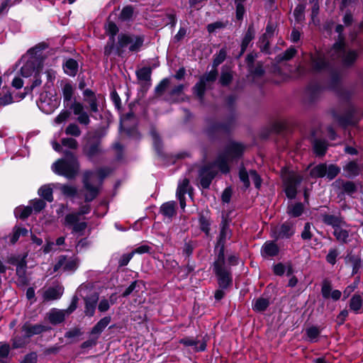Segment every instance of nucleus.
<instances>
[{
  "mask_svg": "<svg viewBox=\"0 0 363 363\" xmlns=\"http://www.w3.org/2000/svg\"><path fill=\"white\" fill-rule=\"evenodd\" d=\"M94 175V172L86 170L84 172L82 177L83 186L87 193L84 195V201L89 203L94 201L100 193V187L94 186L91 183V179Z\"/></svg>",
  "mask_w": 363,
  "mask_h": 363,
  "instance_id": "nucleus-13",
  "label": "nucleus"
},
{
  "mask_svg": "<svg viewBox=\"0 0 363 363\" xmlns=\"http://www.w3.org/2000/svg\"><path fill=\"white\" fill-rule=\"evenodd\" d=\"M62 295V292L56 287H49L44 292V299L46 301L57 300L60 298Z\"/></svg>",
  "mask_w": 363,
  "mask_h": 363,
  "instance_id": "nucleus-53",
  "label": "nucleus"
},
{
  "mask_svg": "<svg viewBox=\"0 0 363 363\" xmlns=\"http://www.w3.org/2000/svg\"><path fill=\"white\" fill-rule=\"evenodd\" d=\"M179 343L184 347H194V350L196 352H203L206 350V341L201 342L197 339L190 336H186L179 340Z\"/></svg>",
  "mask_w": 363,
  "mask_h": 363,
  "instance_id": "nucleus-22",
  "label": "nucleus"
},
{
  "mask_svg": "<svg viewBox=\"0 0 363 363\" xmlns=\"http://www.w3.org/2000/svg\"><path fill=\"white\" fill-rule=\"evenodd\" d=\"M323 87L318 82L309 83L306 87V94L310 103L315 102L320 97Z\"/></svg>",
  "mask_w": 363,
  "mask_h": 363,
  "instance_id": "nucleus-27",
  "label": "nucleus"
},
{
  "mask_svg": "<svg viewBox=\"0 0 363 363\" xmlns=\"http://www.w3.org/2000/svg\"><path fill=\"white\" fill-rule=\"evenodd\" d=\"M267 36V33H263L257 43V47L259 48L260 52L264 54H270V42Z\"/></svg>",
  "mask_w": 363,
  "mask_h": 363,
  "instance_id": "nucleus-45",
  "label": "nucleus"
},
{
  "mask_svg": "<svg viewBox=\"0 0 363 363\" xmlns=\"http://www.w3.org/2000/svg\"><path fill=\"white\" fill-rule=\"evenodd\" d=\"M321 219L324 224L333 227V229L346 225L344 218L342 216L340 212H338L337 215L322 213Z\"/></svg>",
  "mask_w": 363,
  "mask_h": 363,
  "instance_id": "nucleus-25",
  "label": "nucleus"
},
{
  "mask_svg": "<svg viewBox=\"0 0 363 363\" xmlns=\"http://www.w3.org/2000/svg\"><path fill=\"white\" fill-rule=\"evenodd\" d=\"M47 317L52 325H57L65 321V313L64 311L53 308L47 313Z\"/></svg>",
  "mask_w": 363,
  "mask_h": 363,
  "instance_id": "nucleus-34",
  "label": "nucleus"
},
{
  "mask_svg": "<svg viewBox=\"0 0 363 363\" xmlns=\"http://www.w3.org/2000/svg\"><path fill=\"white\" fill-rule=\"evenodd\" d=\"M349 261L352 265V275L354 276L359 272L361 267L362 259L359 255H351L349 257Z\"/></svg>",
  "mask_w": 363,
  "mask_h": 363,
  "instance_id": "nucleus-62",
  "label": "nucleus"
},
{
  "mask_svg": "<svg viewBox=\"0 0 363 363\" xmlns=\"http://www.w3.org/2000/svg\"><path fill=\"white\" fill-rule=\"evenodd\" d=\"M79 221V218L77 217L75 214H67L65 216V225L72 226V231L74 233H80L82 235L87 227V223Z\"/></svg>",
  "mask_w": 363,
  "mask_h": 363,
  "instance_id": "nucleus-23",
  "label": "nucleus"
},
{
  "mask_svg": "<svg viewBox=\"0 0 363 363\" xmlns=\"http://www.w3.org/2000/svg\"><path fill=\"white\" fill-rule=\"evenodd\" d=\"M287 128V123L286 121H274L273 122L269 127V133H273L276 134H279Z\"/></svg>",
  "mask_w": 363,
  "mask_h": 363,
  "instance_id": "nucleus-58",
  "label": "nucleus"
},
{
  "mask_svg": "<svg viewBox=\"0 0 363 363\" xmlns=\"http://www.w3.org/2000/svg\"><path fill=\"white\" fill-rule=\"evenodd\" d=\"M27 253L23 255H11L8 257L6 260L7 263L16 267V276L22 283H26L27 281Z\"/></svg>",
  "mask_w": 363,
  "mask_h": 363,
  "instance_id": "nucleus-11",
  "label": "nucleus"
},
{
  "mask_svg": "<svg viewBox=\"0 0 363 363\" xmlns=\"http://www.w3.org/2000/svg\"><path fill=\"white\" fill-rule=\"evenodd\" d=\"M150 133L153 140V147L157 157L162 159H165L167 156L163 150V143L160 135L155 130H151Z\"/></svg>",
  "mask_w": 363,
  "mask_h": 363,
  "instance_id": "nucleus-36",
  "label": "nucleus"
},
{
  "mask_svg": "<svg viewBox=\"0 0 363 363\" xmlns=\"http://www.w3.org/2000/svg\"><path fill=\"white\" fill-rule=\"evenodd\" d=\"M233 80V74L231 71L222 70L220 72L218 83L221 86H228Z\"/></svg>",
  "mask_w": 363,
  "mask_h": 363,
  "instance_id": "nucleus-56",
  "label": "nucleus"
},
{
  "mask_svg": "<svg viewBox=\"0 0 363 363\" xmlns=\"http://www.w3.org/2000/svg\"><path fill=\"white\" fill-rule=\"evenodd\" d=\"M111 15H109L104 25L105 33L108 36L104 49V56L108 57L114 52L116 56L122 57L126 48L130 52L140 51L144 45L145 35L123 32L118 33L119 28L111 20Z\"/></svg>",
  "mask_w": 363,
  "mask_h": 363,
  "instance_id": "nucleus-1",
  "label": "nucleus"
},
{
  "mask_svg": "<svg viewBox=\"0 0 363 363\" xmlns=\"http://www.w3.org/2000/svg\"><path fill=\"white\" fill-rule=\"evenodd\" d=\"M341 86V76L337 71H332L330 73V79L328 84V89L335 91Z\"/></svg>",
  "mask_w": 363,
  "mask_h": 363,
  "instance_id": "nucleus-51",
  "label": "nucleus"
},
{
  "mask_svg": "<svg viewBox=\"0 0 363 363\" xmlns=\"http://www.w3.org/2000/svg\"><path fill=\"white\" fill-rule=\"evenodd\" d=\"M269 300L267 298L259 297L252 303V310L255 312L262 313L265 311L269 306Z\"/></svg>",
  "mask_w": 363,
  "mask_h": 363,
  "instance_id": "nucleus-42",
  "label": "nucleus"
},
{
  "mask_svg": "<svg viewBox=\"0 0 363 363\" xmlns=\"http://www.w3.org/2000/svg\"><path fill=\"white\" fill-rule=\"evenodd\" d=\"M211 214V211L208 208L199 212L198 220L199 228L206 236H208L211 232V225L212 223Z\"/></svg>",
  "mask_w": 363,
  "mask_h": 363,
  "instance_id": "nucleus-20",
  "label": "nucleus"
},
{
  "mask_svg": "<svg viewBox=\"0 0 363 363\" xmlns=\"http://www.w3.org/2000/svg\"><path fill=\"white\" fill-rule=\"evenodd\" d=\"M94 175V172L86 170L84 172L82 177L83 186L87 193L84 195V201L89 203L94 201L100 193V187L94 186L91 183V179Z\"/></svg>",
  "mask_w": 363,
  "mask_h": 363,
  "instance_id": "nucleus-12",
  "label": "nucleus"
},
{
  "mask_svg": "<svg viewBox=\"0 0 363 363\" xmlns=\"http://www.w3.org/2000/svg\"><path fill=\"white\" fill-rule=\"evenodd\" d=\"M327 164L326 163H320L315 165L311 171L310 176L312 178H323L326 177L327 174Z\"/></svg>",
  "mask_w": 363,
  "mask_h": 363,
  "instance_id": "nucleus-46",
  "label": "nucleus"
},
{
  "mask_svg": "<svg viewBox=\"0 0 363 363\" xmlns=\"http://www.w3.org/2000/svg\"><path fill=\"white\" fill-rule=\"evenodd\" d=\"M213 272L216 277L218 284V289L214 292V298L216 301H220L233 286V274L230 267L213 269Z\"/></svg>",
  "mask_w": 363,
  "mask_h": 363,
  "instance_id": "nucleus-6",
  "label": "nucleus"
},
{
  "mask_svg": "<svg viewBox=\"0 0 363 363\" xmlns=\"http://www.w3.org/2000/svg\"><path fill=\"white\" fill-rule=\"evenodd\" d=\"M343 176L348 179H354L361 174V167L356 160H350L342 166Z\"/></svg>",
  "mask_w": 363,
  "mask_h": 363,
  "instance_id": "nucleus-26",
  "label": "nucleus"
},
{
  "mask_svg": "<svg viewBox=\"0 0 363 363\" xmlns=\"http://www.w3.org/2000/svg\"><path fill=\"white\" fill-rule=\"evenodd\" d=\"M29 235V230L23 225H16L12 229V233L9 235V242L11 245H15L20 237H27Z\"/></svg>",
  "mask_w": 363,
  "mask_h": 363,
  "instance_id": "nucleus-32",
  "label": "nucleus"
},
{
  "mask_svg": "<svg viewBox=\"0 0 363 363\" xmlns=\"http://www.w3.org/2000/svg\"><path fill=\"white\" fill-rule=\"evenodd\" d=\"M260 252L264 259L276 257L279 253V247L274 241H267L262 245Z\"/></svg>",
  "mask_w": 363,
  "mask_h": 363,
  "instance_id": "nucleus-29",
  "label": "nucleus"
},
{
  "mask_svg": "<svg viewBox=\"0 0 363 363\" xmlns=\"http://www.w3.org/2000/svg\"><path fill=\"white\" fill-rule=\"evenodd\" d=\"M321 333V329L318 325H311L306 329V340L310 342H317Z\"/></svg>",
  "mask_w": 363,
  "mask_h": 363,
  "instance_id": "nucleus-40",
  "label": "nucleus"
},
{
  "mask_svg": "<svg viewBox=\"0 0 363 363\" xmlns=\"http://www.w3.org/2000/svg\"><path fill=\"white\" fill-rule=\"evenodd\" d=\"M227 57L226 47L222 48L219 52L213 55L212 69L202 74L199 81L192 87L193 94L200 100L204 99L207 89H211V84L214 83L218 76L217 67L222 64Z\"/></svg>",
  "mask_w": 363,
  "mask_h": 363,
  "instance_id": "nucleus-2",
  "label": "nucleus"
},
{
  "mask_svg": "<svg viewBox=\"0 0 363 363\" xmlns=\"http://www.w3.org/2000/svg\"><path fill=\"white\" fill-rule=\"evenodd\" d=\"M28 338L26 337L25 333L23 335H16L11 340V346L13 349L23 348L28 343Z\"/></svg>",
  "mask_w": 363,
  "mask_h": 363,
  "instance_id": "nucleus-55",
  "label": "nucleus"
},
{
  "mask_svg": "<svg viewBox=\"0 0 363 363\" xmlns=\"http://www.w3.org/2000/svg\"><path fill=\"white\" fill-rule=\"evenodd\" d=\"M357 113V108L353 104H350L344 114H339L333 110L331 115L341 127L347 128L348 126H355L359 123V120L356 117Z\"/></svg>",
  "mask_w": 363,
  "mask_h": 363,
  "instance_id": "nucleus-8",
  "label": "nucleus"
},
{
  "mask_svg": "<svg viewBox=\"0 0 363 363\" xmlns=\"http://www.w3.org/2000/svg\"><path fill=\"white\" fill-rule=\"evenodd\" d=\"M304 211V206L301 202H297L294 205L289 206L287 208V213L293 218L301 216Z\"/></svg>",
  "mask_w": 363,
  "mask_h": 363,
  "instance_id": "nucleus-50",
  "label": "nucleus"
},
{
  "mask_svg": "<svg viewBox=\"0 0 363 363\" xmlns=\"http://www.w3.org/2000/svg\"><path fill=\"white\" fill-rule=\"evenodd\" d=\"M328 143L325 140L315 139L313 142V150L318 157H323L328 150Z\"/></svg>",
  "mask_w": 363,
  "mask_h": 363,
  "instance_id": "nucleus-37",
  "label": "nucleus"
},
{
  "mask_svg": "<svg viewBox=\"0 0 363 363\" xmlns=\"http://www.w3.org/2000/svg\"><path fill=\"white\" fill-rule=\"evenodd\" d=\"M175 207V201L165 202L161 206L160 211L163 216L170 218L176 214Z\"/></svg>",
  "mask_w": 363,
  "mask_h": 363,
  "instance_id": "nucleus-43",
  "label": "nucleus"
},
{
  "mask_svg": "<svg viewBox=\"0 0 363 363\" xmlns=\"http://www.w3.org/2000/svg\"><path fill=\"white\" fill-rule=\"evenodd\" d=\"M50 329V327L42 324L33 325L30 322H26L21 326V331L25 333L26 337L30 339L33 335H40L43 333L48 331Z\"/></svg>",
  "mask_w": 363,
  "mask_h": 363,
  "instance_id": "nucleus-19",
  "label": "nucleus"
},
{
  "mask_svg": "<svg viewBox=\"0 0 363 363\" xmlns=\"http://www.w3.org/2000/svg\"><path fill=\"white\" fill-rule=\"evenodd\" d=\"M33 208L31 206H25L23 208H18L16 212V217L21 220L28 218L32 213Z\"/></svg>",
  "mask_w": 363,
  "mask_h": 363,
  "instance_id": "nucleus-63",
  "label": "nucleus"
},
{
  "mask_svg": "<svg viewBox=\"0 0 363 363\" xmlns=\"http://www.w3.org/2000/svg\"><path fill=\"white\" fill-rule=\"evenodd\" d=\"M342 191L343 194L353 197V195L357 192V186L352 181H345L342 184Z\"/></svg>",
  "mask_w": 363,
  "mask_h": 363,
  "instance_id": "nucleus-52",
  "label": "nucleus"
},
{
  "mask_svg": "<svg viewBox=\"0 0 363 363\" xmlns=\"http://www.w3.org/2000/svg\"><path fill=\"white\" fill-rule=\"evenodd\" d=\"M245 145L240 142L230 140L224 147L223 151L216 158V167L223 174L230 172V162H238L245 151Z\"/></svg>",
  "mask_w": 363,
  "mask_h": 363,
  "instance_id": "nucleus-3",
  "label": "nucleus"
},
{
  "mask_svg": "<svg viewBox=\"0 0 363 363\" xmlns=\"http://www.w3.org/2000/svg\"><path fill=\"white\" fill-rule=\"evenodd\" d=\"M152 72L151 67H143L135 72V75L139 81L151 82Z\"/></svg>",
  "mask_w": 363,
  "mask_h": 363,
  "instance_id": "nucleus-44",
  "label": "nucleus"
},
{
  "mask_svg": "<svg viewBox=\"0 0 363 363\" xmlns=\"http://www.w3.org/2000/svg\"><path fill=\"white\" fill-rule=\"evenodd\" d=\"M62 267L65 272H74L78 267V259L74 258L67 261L66 255H60L58 257L57 262L54 265L53 272H57Z\"/></svg>",
  "mask_w": 363,
  "mask_h": 363,
  "instance_id": "nucleus-18",
  "label": "nucleus"
},
{
  "mask_svg": "<svg viewBox=\"0 0 363 363\" xmlns=\"http://www.w3.org/2000/svg\"><path fill=\"white\" fill-rule=\"evenodd\" d=\"M303 181V177L300 174L291 172L289 176L283 179L284 192L289 199H294L296 197L298 186Z\"/></svg>",
  "mask_w": 363,
  "mask_h": 363,
  "instance_id": "nucleus-10",
  "label": "nucleus"
},
{
  "mask_svg": "<svg viewBox=\"0 0 363 363\" xmlns=\"http://www.w3.org/2000/svg\"><path fill=\"white\" fill-rule=\"evenodd\" d=\"M205 133L211 142L218 140L220 139V133L225 135L230 134L228 124L216 121H212L208 123L205 129Z\"/></svg>",
  "mask_w": 363,
  "mask_h": 363,
  "instance_id": "nucleus-14",
  "label": "nucleus"
},
{
  "mask_svg": "<svg viewBox=\"0 0 363 363\" xmlns=\"http://www.w3.org/2000/svg\"><path fill=\"white\" fill-rule=\"evenodd\" d=\"M230 223V219H229L228 217H225L223 216H222V220L220 225V232L216 243L217 245H225L228 233L229 232L231 235Z\"/></svg>",
  "mask_w": 363,
  "mask_h": 363,
  "instance_id": "nucleus-28",
  "label": "nucleus"
},
{
  "mask_svg": "<svg viewBox=\"0 0 363 363\" xmlns=\"http://www.w3.org/2000/svg\"><path fill=\"white\" fill-rule=\"evenodd\" d=\"M80 164L76 155L65 150L62 158L58 159L52 166L53 172L69 179H74L79 173Z\"/></svg>",
  "mask_w": 363,
  "mask_h": 363,
  "instance_id": "nucleus-4",
  "label": "nucleus"
},
{
  "mask_svg": "<svg viewBox=\"0 0 363 363\" xmlns=\"http://www.w3.org/2000/svg\"><path fill=\"white\" fill-rule=\"evenodd\" d=\"M255 28L253 23L248 25L247 30L245 31L244 36L242 39L240 44V50L237 56V58H240L246 51L250 42L254 40L255 37Z\"/></svg>",
  "mask_w": 363,
  "mask_h": 363,
  "instance_id": "nucleus-21",
  "label": "nucleus"
},
{
  "mask_svg": "<svg viewBox=\"0 0 363 363\" xmlns=\"http://www.w3.org/2000/svg\"><path fill=\"white\" fill-rule=\"evenodd\" d=\"M295 233V228L293 222L286 220L281 224L279 228L272 230L271 237L275 240L279 239H290Z\"/></svg>",
  "mask_w": 363,
  "mask_h": 363,
  "instance_id": "nucleus-15",
  "label": "nucleus"
},
{
  "mask_svg": "<svg viewBox=\"0 0 363 363\" xmlns=\"http://www.w3.org/2000/svg\"><path fill=\"white\" fill-rule=\"evenodd\" d=\"M43 68V63L42 59L40 57H34L29 59L22 66L20 69V73L23 77H30L35 72H41Z\"/></svg>",
  "mask_w": 363,
  "mask_h": 363,
  "instance_id": "nucleus-16",
  "label": "nucleus"
},
{
  "mask_svg": "<svg viewBox=\"0 0 363 363\" xmlns=\"http://www.w3.org/2000/svg\"><path fill=\"white\" fill-rule=\"evenodd\" d=\"M214 167H216V160L214 162H208L199 168L198 175L199 183L202 189H209L212 181L217 176L218 172L213 169Z\"/></svg>",
  "mask_w": 363,
  "mask_h": 363,
  "instance_id": "nucleus-9",
  "label": "nucleus"
},
{
  "mask_svg": "<svg viewBox=\"0 0 363 363\" xmlns=\"http://www.w3.org/2000/svg\"><path fill=\"white\" fill-rule=\"evenodd\" d=\"M119 129L121 131L125 132L126 135L131 139L139 141L142 138V134L138 130V124L124 128L122 123H121Z\"/></svg>",
  "mask_w": 363,
  "mask_h": 363,
  "instance_id": "nucleus-38",
  "label": "nucleus"
},
{
  "mask_svg": "<svg viewBox=\"0 0 363 363\" xmlns=\"http://www.w3.org/2000/svg\"><path fill=\"white\" fill-rule=\"evenodd\" d=\"M134 9L133 6L128 5L122 9V11L119 15V19L121 21H129L133 16Z\"/></svg>",
  "mask_w": 363,
  "mask_h": 363,
  "instance_id": "nucleus-59",
  "label": "nucleus"
},
{
  "mask_svg": "<svg viewBox=\"0 0 363 363\" xmlns=\"http://www.w3.org/2000/svg\"><path fill=\"white\" fill-rule=\"evenodd\" d=\"M186 264L185 266H179V272H182V274L181 277L182 279H185L188 277V276L195 270L196 268V262L192 260L191 259H186Z\"/></svg>",
  "mask_w": 363,
  "mask_h": 363,
  "instance_id": "nucleus-47",
  "label": "nucleus"
},
{
  "mask_svg": "<svg viewBox=\"0 0 363 363\" xmlns=\"http://www.w3.org/2000/svg\"><path fill=\"white\" fill-rule=\"evenodd\" d=\"M305 4H298L294 10V16L296 23H301L305 20Z\"/></svg>",
  "mask_w": 363,
  "mask_h": 363,
  "instance_id": "nucleus-57",
  "label": "nucleus"
},
{
  "mask_svg": "<svg viewBox=\"0 0 363 363\" xmlns=\"http://www.w3.org/2000/svg\"><path fill=\"white\" fill-rule=\"evenodd\" d=\"M310 60L312 71L314 72L319 73L329 69L330 67V63L326 60L325 55L318 51L315 54H311Z\"/></svg>",
  "mask_w": 363,
  "mask_h": 363,
  "instance_id": "nucleus-17",
  "label": "nucleus"
},
{
  "mask_svg": "<svg viewBox=\"0 0 363 363\" xmlns=\"http://www.w3.org/2000/svg\"><path fill=\"white\" fill-rule=\"evenodd\" d=\"M218 248V252L216 254L215 260L213 263V269L228 267V266L225 265V245H217V244H216L215 249L216 250Z\"/></svg>",
  "mask_w": 363,
  "mask_h": 363,
  "instance_id": "nucleus-35",
  "label": "nucleus"
},
{
  "mask_svg": "<svg viewBox=\"0 0 363 363\" xmlns=\"http://www.w3.org/2000/svg\"><path fill=\"white\" fill-rule=\"evenodd\" d=\"M39 196L43 199V200L48 202H52L53 198L52 189L49 185H43L38 191Z\"/></svg>",
  "mask_w": 363,
  "mask_h": 363,
  "instance_id": "nucleus-54",
  "label": "nucleus"
},
{
  "mask_svg": "<svg viewBox=\"0 0 363 363\" xmlns=\"http://www.w3.org/2000/svg\"><path fill=\"white\" fill-rule=\"evenodd\" d=\"M339 99L345 103L348 104H351V99L352 96V93L342 86L339 87L338 89L333 91Z\"/></svg>",
  "mask_w": 363,
  "mask_h": 363,
  "instance_id": "nucleus-48",
  "label": "nucleus"
},
{
  "mask_svg": "<svg viewBox=\"0 0 363 363\" xmlns=\"http://www.w3.org/2000/svg\"><path fill=\"white\" fill-rule=\"evenodd\" d=\"M111 321V317L110 315L105 316L100 319L91 329L89 332L90 336H94L96 339H99L102 332L108 325Z\"/></svg>",
  "mask_w": 363,
  "mask_h": 363,
  "instance_id": "nucleus-31",
  "label": "nucleus"
},
{
  "mask_svg": "<svg viewBox=\"0 0 363 363\" xmlns=\"http://www.w3.org/2000/svg\"><path fill=\"white\" fill-rule=\"evenodd\" d=\"M143 285L144 282L142 280H135L130 283V284L125 289V291L121 294V297L127 298L134 291L138 293L140 289V285Z\"/></svg>",
  "mask_w": 363,
  "mask_h": 363,
  "instance_id": "nucleus-49",
  "label": "nucleus"
},
{
  "mask_svg": "<svg viewBox=\"0 0 363 363\" xmlns=\"http://www.w3.org/2000/svg\"><path fill=\"white\" fill-rule=\"evenodd\" d=\"M247 71L250 76L253 78H261L265 74V69L264 68L263 62L257 61L256 64L247 67Z\"/></svg>",
  "mask_w": 363,
  "mask_h": 363,
  "instance_id": "nucleus-41",
  "label": "nucleus"
},
{
  "mask_svg": "<svg viewBox=\"0 0 363 363\" xmlns=\"http://www.w3.org/2000/svg\"><path fill=\"white\" fill-rule=\"evenodd\" d=\"M103 136L102 132L97 130L89 134L85 139L82 150L89 161L94 162L96 158L104 154V150L101 140Z\"/></svg>",
  "mask_w": 363,
  "mask_h": 363,
  "instance_id": "nucleus-5",
  "label": "nucleus"
},
{
  "mask_svg": "<svg viewBox=\"0 0 363 363\" xmlns=\"http://www.w3.org/2000/svg\"><path fill=\"white\" fill-rule=\"evenodd\" d=\"M343 54L342 62L343 65L347 67H352L355 63L359 56V52L356 50H350Z\"/></svg>",
  "mask_w": 363,
  "mask_h": 363,
  "instance_id": "nucleus-39",
  "label": "nucleus"
},
{
  "mask_svg": "<svg viewBox=\"0 0 363 363\" xmlns=\"http://www.w3.org/2000/svg\"><path fill=\"white\" fill-rule=\"evenodd\" d=\"M99 296L97 293H93L84 298V313L88 317H93L95 313Z\"/></svg>",
  "mask_w": 363,
  "mask_h": 363,
  "instance_id": "nucleus-24",
  "label": "nucleus"
},
{
  "mask_svg": "<svg viewBox=\"0 0 363 363\" xmlns=\"http://www.w3.org/2000/svg\"><path fill=\"white\" fill-rule=\"evenodd\" d=\"M64 72L69 77H75L79 71V63L73 58H67L62 63Z\"/></svg>",
  "mask_w": 363,
  "mask_h": 363,
  "instance_id": "nucleus-33",
  "label": "nucleus"
},
{
  "mask_svg": "<svg viewBox=\"0 0 363 363\" xmlns=\"http://www.w3.org/2000/svg\"><path fill=\"white\" fill-rule=\"evenodd\" d=\"M235 4V18L238 21H242L244 18V15L245 13V8L244 6L243 3L245 1H236L234 0Z\"/></svg>",
  "mask_w": 363,
  "mask_h": 363,
  "instance_id": "nucleus-64",
  "label": "nucleus"
},
{
  "mask_svg": "<svg viewBox=\"0 0 363 363\" xmlns=\"http://www.w3.org/2000/svg\"><path fill=\"white\" fill-rule=\"evenodd\" d=\"M326 169V177L330 181L334 179L340 173L341 171V168L335 164H330L329 165H327Z\"/></svg>",
  "mask_w": 363,
  "mask_h": 363,
  "instance_id": "nucleus-61",
  "label": "nucleus"
},
{
  "mask_svg": "<svg viewBox=\"0 0 363 363\" xmlns=\"http://www.w3.org/2000/svg\"><path fill=\"white\" fill-rule=\"evenodd\" d=\"M333 235L338 241L343 243L347 242L349 232L347 230L342 229L341 227L335 228L334 229Z\"/></svg>",
  "mask_w": 363,
  "mask_h": 363,
  "instance_id": "nucleus-60",
  "label": "nucleus"
},
{
  "mask_svg": "<svg viewBox=\"0 0 363 363\" xmlns=\"http://www.w3.org/2000/svg\"><path fill=\"white\" fill-rule=\"evenodd\" d=\"M350 310L354 314L363 313V294L355 293L349 301Z\"/></svg>",
  "mask_w": 363,
  "mask_h": 363,
  "instance_id": "nucleus-30",
  "label": "nucleus"
},
{
  "mask_svg": "<svg viewBox=\"0 0 363 363\" xmlns=\"http://www.w3.org/2000/svg\"><path fill=\"white\" fill-rule=\"evenodd\" d=\"M360 277L355 278L354 282L347 286L342 292V301L346 300L350 294L357 289L359 282ZM321 295L324 299L331 298L333 301H337L340 299L342 292L338 289L333 290L332 282L328 279H324L321 283Z\"/></svg>",
  "mask_w": 363,
  "mask_h": 363,
  "instance_id": "nucleus-7",
  "label": "nucleus"
}]
</instances>
